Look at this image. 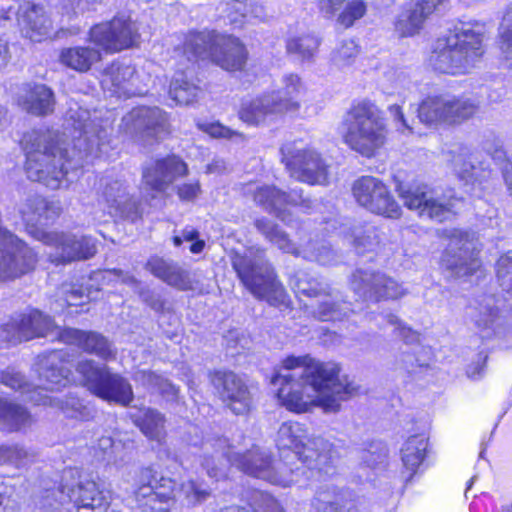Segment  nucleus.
<instances>
[{"instance_id":"64","label":"nucleus","mask_w":512,"mask_h":512,"mask_svg":"<svg viewBox=\"0 0 512 512\" xmlns=\"http://www.w3.org/2000/svg\"><path fill=\"white\" fill-rule=\"evenodd\" d=\"M345 0H319L320 11L328 18L334 16Z\"/></svg>"},{"instance_id":"61","label":"nucleus","mask_w":512,"mask_h":512,"mask_svg":"<svg viewBox=\"0 0 512 512\" xmlns=\"http://www.w3.org/2000/svg\"><path fill=\"white\" fill-rule=\"evenodd\" d=\"M97 448L103 452V458L108 461H113L114 463H118V459L116 456H113L116 453V450L119 448V445L109 436H103L98 440Z\"/></svg>"},{"instance_id":"23","label":"nucleus","mask_w":512,"mask_h":512,"mask_svg":"<svg viewBox=\"0 0 512 512\" xmlns=\"http://www.w3.org/2000/svg\"><path fill=\"white\" fill-rule=\"evenodd\" d=\"M56 325L53 319L40 310L27 309L13 315L0 326V342L18 344L38 337H45Z\"/></svg>"},{"instance_id":"59","label":"nucleus","mask_w":512,"mask_h":512,"mask_svg":"<svg viewBox=\"0 0 512 512\" xmlns=\"http://www.w3.org/2000/svg\"><path fill=\"white\" fill-rule=\"evenodd\" d=\"M95 279H101L103 282L110 283L112 281L124 283L130 287L138 288L139 282L136 278L122 270H103L94 274Z\"/></svg>"},{"instance_id":"5","label":"nucleus","mask_w":512,"mask_h":512,"mask_svg":"<svg viewBox=\"0 0 512 512\" xmlns=\"http://www.w3.org/2000/svg\"><path fill=\"white\" fill-rule=\"evenodd\" d=\"M59 202L48 201L39 195L27 198L20 213L26 224L28 232L44 244L55 248L50 255L51 262L70 263L72 261L86 260L97 252L96 242L91 236L65 233L46 232L39 226L47 225L61 214Z\"/></svg>"},{"instance_id":"60","label":"nucleus","mask_w":512,"mask_h":512,"mask_svg":"<svg viewBox=\"0 0 512 512\" xmlns=\"http://www.w3.org/2000/svg\"><path fill=\"white\" fill-rule=\"evenodd\" d=\"M488 359L487 353L481 351L477 354V359L468 365L466 369L467 376L472 380H479L483 377Z\"/></svg>"},{"instance_id":"42","label":"nucleus","mask_w":512,"mask_h":512,"mask_svg":"<svg viewBox=\"0 0 512 512\" xmlns=\"http://www.w3.org/2000/svg\"><path fill=\"white\" fill-rule=\"evenodd\" d=\"M347 491L332 483L318 487L311 501L312 512H338L344 507Z\"/></svg>"},{"instance_id":"52","label":"nucleus","mask_w":512,"mask_h":512,"mask_svg":"<svg viewBox=\"0 0 512 512\" xmlns=\"http://www.w3.org/2000/svg\"><path fill=\"white\" fill-rule=\"evenodd\" d=\"M367 12V3L364 0H349L337 17V23L343 28L352 27Z\"/></svg>"},{"instance_id":"30","label":"nucleus","mask_w":512,"mask_h":512,"mask_svg":"<svg viewBox=\"0 0 512 512\" xmlns=\"http://www.w3.org/2000/svg\"><path fill=\"white\" fill-rule=\"evenodd\" d=\"M134 75L133 66L115 61L104 70L101 85L105 91L118 98L142 95L143 91L135 86Z\"/></svg>"},{"instance_id":"47","label":"nucleus","mask_w":512,"mask_h":512,"mask_svg":"<svg viewBox=\"0 0 512 512\" xmlns=\"http://www.w3.org/2000/svg\"><path fill=\"white\" fill-rule=\"evenodd\" d=\"M248 506H226V512H285L279 501L269 493L254 491Z\"/></svg>"},{"instance_id":"41","label":"nucleus","mask_w":512,"mask_h":512,"mask_svg":"<svg viewBox=\"0 0 512 512\" xmlns=\"http://www.w3.org/2000/svg\"><path fill=\"white\" fill-rule=\"evenodd\" d=\"M428 450V437L425 434H415L409 437L401 449V459L404 467L410 472L406 481H411L418 468L423 463Z\"/></svg>"},{"instance_id":"12","label":"nucleus","mask_w":512,"mask_h":512,"mask_svg":"<svg viewBox=\"0 0 512 512\" xmlns=\"http://www.w3.org/2000/svg\"><path fill=\"white\" fill-rule=\"evenodd\" d=\"M283 85L282 89L243 102L239 111L240 119L250 125H258L268 114L297 110L299 97L303 91L299 76L285 75Z\"/></svg>"},{"instance_id":"44","label":"nucleus","mask_w":512,"mask_h":512,"mask_svg":"<svg viewBox=\"0 0 512 512\" xmlns=\"http://www.w3.org/2000/svg\"><path fill=\"white\" fill-rule=\"evenodd\" d=\"M320 40L312 34L292 36L286 40V52L294 61L311 63L314 60Z\"/></svg>"},{"instance_id":"20","label":"nucleus","mask_w":512,"mask_h":512,"mask_svg":"<svg viewBox=\"0 0 512 512\" xmlns=\"http://www.w3.org/2000/svg\"><path fill=\"white\" fill-rule=\"evenodd\" d=\"M290 286L298 297L312 298L321 294L325 295L326 298L314 311L315 318L320 321H341L353 312L350 303L334 300L330 294H327V287L306 271L295 272L290 278Z\"/></svg>"},{"instance_id":"24","label":"nucleus","mask_w":512,"mask_h":512,"mask_svg":"<svg viewBox=\"0 0 512 512\" xmlns=\"http://www.w3.org/2000/svg\"><path fill=\"white\" fill-rule=\"evenodd\" d=\"M479 251L470 234L455 231L445 248L441 263L451 277L461 278L473 275L480 267Z\"/></svg>"},{"instance_id":"32","label":"nucleus","mask_w":512,"mask_h":512,"mask_svg":"<svg viewBox=\"0 0 512 512\" xmlns=\"http://www.w3.org/2000/svg\"><path fill=\"white\" fill-rule=\"evenodd\" d=\"M448 0H416L397 16L395 30L401 37L413 36L422 29L427 17Z\"/></svg>"},{"instance_id":"9","label":"nucleus","mask_w":512,"mask_h":512,"mask_svg":"<svg viewBox=\"0 0 512 512\" xmlns=\"http://www.w3.org/2000/svg\"><path fill=\"white\" fill-rule=\"evenodd\" d=\"M231 263L241 283L254 297L280 310L289 307V296L263 254L251 258L232 251Z\"/></svg>"},{"instance_id":"63","label":"nucleus","mask_w":512,"mask_h":512,"mask_svg":"<svg viewBox=\"0 0 512 512\" xmlns=\"http://www.w3.org/2000/svg\"><path fill=\"white\" fill-rule=\"evenodd\" d=\"M141 299L149 305L153 310L160 311L163 308V301L160 295L155 294L149 289H142L139 291Z\"/></svg>"},{"instance_id":"46","label":"nucleus","mask_w":512,"mask_h":512,"mask_svg":"<svg viewBox=\"0 0 512 512\" xmlns=\"http://www.w3.org/2000/svg\"><path fill=\"white\" fill-rule=\"evenodd\" d=\"M352 236L355 252L359 255L375 252L381 242V233L372 224L354 227Z\"/></svg>"},{"instance_id":"37","label":"nucleus","mask_w":512,"mask_h":512,"mask_svg":"<svg viewBox=\"0 0 512 512\" xmlns=\"http://www.w3.org/2000/svg\"><path fill=\"white\" fill-rule=\"evenodd\" d=\"M100 60V50L89 46L66 47L59 54V62L63 66L80 73L89 71Z\"/></svg>"},{"instance_id":"29","label":"nucleus","mask_w":512,"mask_h":512,"mask_svg":"<svg viewBox=\"0 0 512 512\" xmlns=\"http://www.w3.org/2000/svg\"><path fill=\"white\" fill-rule=\"evenodd\" d=\"M58 334L62 342L75 345L84 352L93 354L100 359L109 361L116 357V349L112 343L98 332L65 328L60 330Z\"/></svg>"},{"instance_id":"8","label":"nucleus","mask_w":512,"mask_h":512,"mask_svg":"<svg viewBox=\"0 0 512 512\" xmlns=\"http://www.w3.org/2000/svg\"><path fill=\"white\" fill-rule=\"evenodd\" d=\"M67 357L68 353L64 350H53L39 355L35 369L41 383L37 386H32L24 375L10 367L0 371V382L26 395V399L34 403L32 396L41 398L44 392L57 391L69 383L71 370L67 367Z\"/></svg>"},{"instance_id":"57","label":"nucleus","mask_w":512,"mask_h":512,"mask_svg":"<svg viewBox=\"0 0 512 512\" xmlns=\"http://www.w3.org/2000/svg\"><path fill=\"white\" fill-rule=\"evenodd\" d=\"M99 0H61L60 11L68 19L95 9Z\"/></svg>"},{"instance_id":"6","label":"nucleus","mask_w":512,"mask_h":512,"mask_svg":"<svg viewBox=\"0 0 512 512\" xmlns=\"http://www.w3.org/2000/svg\"><path fill=\"white\" fill-rule=\"evenodd\" d=\"M482 42L481 29L460 22L435 41L429 63L440 73L464 74L482 57Z\"/></svg>"},{"instance_id":"7","label":"nucleus","mask_w":512,"mask_h":512,"mask_svg":"<svg viewBox=\"0 0 512 512\" xmlns=\"http://www.w3.org/2000/svg\"><path fill=\"white\" fill-rule=\"evenodd\" d=\"M345 143L360 155L370 158L386 142L385 119L378 107L370 100L354 103L344 120Z\"/></svg>"},{"instance_id":"13","label":"nucleus","mask_w":512,"mask_h":512,"mask_svg":"<svg viewBox=\"0 0 512 512\" xmlns=\"http://www.w3.org/2000/svg\"><path fill=\"white\" fill-rule=\"evenodd\" d=\"M398 192L404 205L417 210L422 218L443 222L454 213L456 203L460 201L453 190L440 192L426 184L398 185Z\"/></svg>"},{"instance_id":"3","label":"nucleus","mask_w":512,"mask_h":512,"mask_svg":"<svg viewBox=\"0 0 512 512\" xmlns=\"http://www.w3.org/2000/svg\"><path fill=\"white\" fill-rule=\"evenodd\" d=\"M338 364L322 363L309 356H287L271 378L279 385L277 397L282 406L295 413L307 412L314 402L325 412L340 410L341 401L352 396L357 387L343 383Z\"/></svg>"},{"instance_id":"10","label":"nucleus","mask_w":512,"mask_h":512,"mask_svg":"<svg viewBox=\"0 0 512 512\" xmlns=\"http://www.w3.org/2000/svg\"><path fill=\"white\" fill-rule=\"evenodd\" d=\"M110 492L93 480L80 479L76 486L62 485L46 492L42 512H103L109 506Z\"/></svg>"},{"instance_id":"36","label":"nucleus","mask_w":512,"mask_h":512,"mask_svg":"<svg viewBox=\"0 0 512 512\" xmlns=\"http://www.w3.org/2000/svg\"><path fill=\"white\" fill-rule=\"evenodd\" d=\"M265 18V7L258 0L226 1V19L234 28H241L252 19L263 21Z\"/></svg>"},{"instance_id":"43","label":"nucleus","mask_w":512,"mask_h":512,"mask_svg":"<svg viewBox=\"0 0 512 512\" xmlns=\"http://www.w3.org/2000/svg\"><path fill=\"white\" fill-rule=\"evenodd\" d=\"M32 421L24 407L0 398V430L19 431L30 426Z\"/></svg>"},{"instance_id":"34","label":"nucleus","mask_w":512,"mask_h":512,"mask_svg":"<svg viewBox=\"0 0 512 512\" xmlns=\"http://www.w3.org/2000/svg\"><path fill=\"white\" fill-rule=\"evenodd\" d=\"M18 100L27 112L36 116L48 115L54 111V93L45 84H24Z\"/></svg>"},{"instance_id":"50","label":"nucleus","mask_w":512,"mask_h":512,"mask_svg":"<svg viewBox=\"0 0 512 512\" xmlns=\"http://www.w3.org/2000/svg\"><path fill=\"white\" fill-rule=\"evenodd\" d=\"M483 149L495 162L503 164L501 167L502 176L507 186V190L512 197V163L510 161H506V153L502 148L500 141L498 139H495L493 143L486 141L483 144Z\"/></svg>"},{"instance_id":"4","label":"nucleus","mask_w":512,"mask_h":512,"mask_svg":"<svg viewBox=\"0 0 512 512\" xmlns=\"http://www.w3.org/2000/svg\"><path fill=\"white\" fill-rule=\"evenodd\" d=\"M187 172L186 163L178 156L171 155L143 167L140 198L131 194L126 179L116 174H107L100 179L99 193L110 214L135 223L142 219L145 205H152V201L164 195Z\"/></svg>"},{"instance_id":"1","label":"nucleus","mask_w":512,"mask_h":512,"mask_svg":"<svg viewBox=\"0 0 512 512\" xmlns=\"http://www.w3.org/2000/svg\"><path fill=\"white\" fill-rule=\"evenodd\" d=\"M63 126V138L50 129H34L21 140L27 177L52 190L67 188L85 164L111 148L112 122L102 119L97 110L91 112L71 100Z\"/></svg>"},{"instance_id":"45","label":"nucleus","mask_w":512,"mask_h":512,"mask_svg":"<svg viewBox=\"0 0 512 512\" xmlns=\"http://www.w3.org/2000/svg\"><path fill=\"white\" fill-rule=\"evenodd\" d=\"M135 425L145 436L152 440L161 441L164 436V417L151 408H141L131 414Z\"/></svg>"},{"instance_id":"11","label":"nucleus","mask_w":512,"mask_h":512,"mask_svg":"<svg viewBox=\"0 0 512 512\" xmlns=\"http://www.w3.org/2000/svg\"><path fill=\"white\" fill-rule=\"evenodd\" d=\"M512 309L495 295H483L465 309V320L483 340H502L512 336Z\"/></svg>"},{"instance_id":"58","label":"nucleus","mask_w":512,"mask_h":512,"mask_svg":"<svg viewBox=\"0 0 512 512\" xmlns=\"http://www.w3.org/2000/svg\"><path fill=\"white\" fill-rule=\"evenodd\" d=\"M181 490L190 504L203 502L210 494L206 485L196 480H188L182 483Z\"/></svg>"},{"instance_id":"53","label":"nucleus","mask_w":512,"mask_h":512,"mask_svg":"<svg viewBox=\"0 0 512 512\" xmlns=\"http://www.w3.org/2000/svg\"><path fill=\"white\" fill-rule=\"evenodd\" d=\"M359 53V47L352 39L342 41L332 53V61L338 67L351 65Z\"/></svg>"},{"instance_id":"33","label":"nucleus","mask_w":512,"mask_h":512,"mask_svg":"<svg viewBox=\"0 0 512 512\" xmlns=\"http://www.w3.org/2000/svg\"><path fill=\"white\" fill-rule=\"evenodd\" d=\"M146 268L155 277L178 290L186 291L193 288L192 273L172 260L152 256L147 261Z\"/></svg>"},{"instance_id":"56","label":"nucleus","mask_w":512,"mask_h":512,"mask_svg":"<svg viewBox=\"0 0 512 512\" xmlns=\"http://www.w3.org/2000/svg\"><path fill=\"white\" fill-rule=\"evenodd\" d=\"M31 455L21 446H0V462L13 464L17 467L25 465Z\"/></svg>"},{"instance_id":"28","label":"nucleus","mask_w":512,"mask_h":512,"mask_svg":"<svg viewBox=\"0 0 512 512\" xmlns=\"http://www.w3.org/2000/svg\"><path fill=\"white\" fill-rule=\"evenodd\" d=\"M372 319L377 322L380 328L384 327V323L392 326L395 336L401 339L402 343L397 347L399 356H395L397 368L412 374L416 367H422L415 355L416 346H414V343L418 341V334L414 330L392 313H380L375 317H370V320Z\"/></svg>"},{"instance_id":"14","label":"nucleus","mask_w":512,"mask_h":512,"mask_svg":"<svg viewBox=\"0 0 512 512\" xmlns=\"http://www.w3.org/2000/svg\"><path fill=\"white\" fill-rule=\"evenodd\" d=\"M255 227L267 240L285 253H290L295 257H301L304 260L316 262L323 266L337 263L336 252L330 243L324 239H313L309 236L306 242L302 241L296 245L290 240L287 233L265 217L257 219Z\"/></svg>"},{"instance_id":"55","label":"nucleus","mask_w":512,"mask_h":512,"mask_svg":"<svg viewBox=\"0 0 512 512\" xmlns=\"http://www.w3.org/2000/svg\"><path fill=\"white\" fill-rule=\"evenodd\" d=\"M496 273L502 290L512 295V252L499 258L496 264Z\"/></svg>"},{"instance_id":"21","label":"nucleus","mask_w":512,"mask_h":512,"mask_svg":"<svg viewBox=\"0 0 512 512\" xmlns=\"http://www.w3.org/2000/svg\"><path fill=\"white\" fill-rule=\"evenodd\" d=\"M139 482L134 497L142 512H168L174 506L175 483L171 478L157 479L151 468H143Z\"/></svg>"},{"instance_id":"26","label":"nucleus","mask_w":512,"mask_h":512,"mask_svg":"<svg viewBox=\"0 0 512 512\" xmlns=\"http://www.w3.org/2000/svg\"><path fill=\"white\" fill-rule=\"evenodd\" d=\"M119 129L133 139L158 138L167 131V114L158 107H136L123 116Z\"/></svg>"},{"instance_id":"16","label":"nucleus","mask_w":512,"mask_h":512,"mask_svg":"<svg viewBox=\"0 0 512 512\" xmlns=\"http://www.w3.org/2000/svg\"><path fill=\"white\" fill-rule=\"evenodd\" d=\"M254 200L266 212L276 216L287 226L295 227L301 241V234L306 229V223L293 219L288 206H300L303 211L308 213L317 205L316 200L304 196L302 189L293 188L286 193L276 186L269 185L258 187L254 192Z\"/></svg>"},{"instance_id":"54","label":"nucleus","mask_w":512,"mask_h":512,"mask_svg":"<svg viewBox=\"0 0 512 512\" xmlns=\"http://www.w3.org/2000/svg\"><path fill=\"white\" fill-rule=\"evenodd\" d=\"M359 453L361 465L374 468L384 462L387 456V449L382 442L373 441L368 444L367 448L362 449Z\"/></svg>"},{"instance_id":"19","label":"nucleus","mask_w":512,"mask_h":512,"mask_svg":"<svg viewBox=\"0 0 512 512\" xmlns=\"http://www.w3.org/2000/svg\"><path fill=\"white\" fill-rule=\"evenodd\" d=\"M352 194L356 202L376 215L398 219L402 209L387 185L374 176H361L352 185Z\"/></svg>"},{"instance_id":"49","label":"nucleus","mask_w":512,"mask_h":512,"mask_svg":"<svg viewBox=\"0 0 512 512\" xmlns=\"http://www.w3.org/2000/svg\"><path fill=\"white\" fill-rule=\"evenodd\" d=\"M59 306L63 309L65 307L84 306L90 300L89 291L84 289L82 285L73 283H64L58 290Z\"/></svg>"},{"instance_id":"38","label":"nucleus","mask_w":512,"mask_h":512,"mask_svg":"<svg viewBox=\"0 0 512 512\" xmlns=\"http://www.w3.org/2000/svg\"><path fill=\"white\" fill-rule=\"evenodd\" d=\"M31 399L36 405H50L58 407L66 417L71 419L86 421L93 416L92 409L84 404L81 399L71 394L65 399H60L44 392L41 398L32 396Z\"/></svg>"},{"instance_id":"51","label":"nucleus","mask_w":512,"mask_h":512,"mask_svg":"<svg viewBox=\"0 0 512 512\" xmlns=\"http://www.w3.org/2000/svg\"><path fill=\"white\" fill-rule=\"evenodd\" d=\"M500 50L507 66L512 68V2L507 6L499 27Z\"/></svg>"},{"instance_id":"48","label":"nucleus","mask_w":512,"mask_h":512,"mask_svg":"<svg viewBox=\"0 0 512 512\" xmlns=\"http://www.w3.org/2000/svg\"><path fill=\"white\" fill-rule=\"evenodd\" d=\"M467 156H469V158L472 157V154L469 153V149L467 147H461L460 153L452 159L453 170L460 180L465 181L466 186L471 184L472 189H474L475 183L478 180V168L471 159L466 160Z\"/></svg>"},{"instance_id":"2","label":"nucleus","mask_w":512,"mask_h":512,"mask_svg":"<svg viewBox=\"0 0 512 512\" xmlns=\"http://www.w3.org/2000/svg\"><path fill=\"white\" fill-rule=\"evenodd\" d=\"M279 450L291 452L298 464L290 467L286 463L275 468L268 452L255 447L243 454L226 450V461L245 474L263 479L274 485L290 486L304 481H327L337 474L336 460L341 456L337 445L321 436L309 434L305 424L287 421L277 432Z\"/></svg>"},{"instance_id":"25","label":"nucleus","mask_w":512,"mask_h":512,"mask_svg":"<svg viewBox=\"0 0 512 512\" xmlns=\"http://www.w3.org/2000/svg\"><path fill=\"white\" fill-rule=\"evenodd\" d=\"M89 40L107 52H119L134 46L139 40L136 24L124 16L93 26Z\"/></svg>"},{"instance_id":"62","label":"nucleus","mask_w":512,"mask_h":512,"mask_svg":"<svg viewBox=\"0 0 512 512\" xmlns=\"http://www.w3.org/2000/svg\"><path fill=\"white\" fill-rule=\"evenodd\" d=\"M200 193L198 182L184 183L178 187L177 194L183 201H193Z\"/></svg>"},{"instance_id":"35","label":"nucleus","mask_w":512,"mask_h":512,"mask_svg":"<svg viewBox=\"0 0 512 512\" xmlns=\"http://www.w3.org/2000/svg\"><path fill=\"white\" fill-rule=\"evenodd\" d=\"M252 394L245 381L226 371V408L237 416H246L252 408Z\"/></svg>"},{"instance_id":"40","label":"nucleus","mask_w":512,"mask_h":512,"mask_svg":"<svg viewBox=\"0 0 512 512\" xmlns=\"http://www.w3.org/2000/svg\"><path fill=\"white\" fill-rule=\"evenodd\" d=\"M199 94V87L193 81V69L177 70L169 86V96L180 105H189Z\"/></svg>"},{"instance_id":"22","label":"nucleus","mask_w":512,"mask_h":512,"mask_svg":"<svg viewBox=\"0 0 512 512\" xmlns=\"http://www.w3.org/2000/svg\"><path fill=\"white\" fill-rule=\"evenodd\" d=\"M350 287L361 300L373 303L395 300L407 293V290L392 277L381 271L364 268H357L352 273Z\"/></svg>"},{"instance_id":"15","label":"nucleus","mask_w":512,"mask_h":512,"mask_svg":"<svg viewBox=\"0 0 512 512\" xmlns=\"http://www.w3.org/2000/svg\"><path fill=\"white\" fill-rule=\"evenodd\" d=\"M77 372L82 375L88 390L108 402L127 406L133 400L130 383L121 375L112 373L106 365L98 366L93 360L79 361Z\"/></svg>"},{"instance_id":"39","label":"nucleus","mask_w":512,"mask_h":512,"mask_svg":"<svg viewBox=\"0 0 512 512\" xmlns=\"http://www.w3.org/2000/svg\"><path fill=\"white\" fill-rule=\"evenodd\" d=\"M247 60L246 46L239 38L226 34V72L239 73L242 86L252 81V75L245 70Z\"/></svg>"},{"instance_id":"27","label":"nucleus","mask_w":512,"mask_h":512,"mask_svg":"<svg viewBox=\"0 0 512 512\" xmlns=\"http://www.w3.org/2000/svg\"><path fill=\"white\" fill-rule=\"evenodd\" d=\"M224 36L215 31H191L184 37L181 52L187 61L194 64L199 59L210 60L224 67Z\"/></svg>"},{"instance_id":"18","label":"nucleus","mask_w":512,"mask_h":512,"mask_svg":"<svg viewBox=\"0 0 512 512\" xmlns=\"http://www.w3.org/2000/svg\"><path fill=\"white\" fill-rule=\"evenodd\" d=\"M282 162L292 177L308 184H325L327 165L315 150L306 148L303 141L287 142L280 149Z\"/></svg>"},{"instance_id":"17","label":"nucleus","mask_w":512,"mask_h":512,"mask_svg":"<svg viewBox=\"0 0 512 512\" xmlns=\"http://www.w3.org/2000/svg\"><path fill=\"white\" fill-rule=\"evenodd\" d=\"M479 103L448 93L428 95L418 105V118L426 125L454 124L468 119L477 111Z\"/></svg>"},{"instance_id":"31","label":"nucleus","mask_w":512,"mask_h":512,"mask_svg":"<svg viewBox=\"0 0 512 512\" xmlns=\"http://www.w3.org/2000/svg\"><path fill=\"white\" fill-rule=\"evenodd\" d=\"M16 16L21 33L34 42H40L53 30L51 18L40 5L25 3L18 8Z\"/></svg>"}]
</instances>
